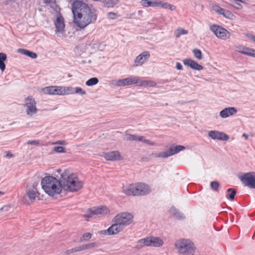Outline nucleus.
<instances>
[{
  "instance_id": "4be33fe9",
  "label": "nucleus",
  "mask_w": 255,
  "mask_h": 255,
  "mask_svg": "<svg viewBox=\"0 0 255 255\" xmlns=\"http://www.w3.org/2000/svg\"><path fill=\"white\" fill-rule=\"evenodd\" d=\"M103 156L107 160L114 161L122 159L121 155L118 151L104 153Z\"/></svg>"
},
{
  "instance_id": "20e7f679",
  "label": "nucleus",
  "mask_w": 255,
  "mask_h": 255,
  "mask_svg": "<svg viewBox=\"0 0 255 255\" xmlns=\"http://www.w3.org/2000/svg\"><path fill=\"white\" fill-rule=\"evenodd\" d=\"M175 248L179 253L183 255H193L195 250L194 244L187 239H180L177 241Z\"/></svg>"
},
{
  "instance_id": "8fccbe9b",
  "label": "nucleus",
  "mask_w": 255,
  "mask_h": 255,
  "mask_svg": "<svg viewBox=\"0 0 255 255\" xmlns=\"http://www.w3.org/2000/svg\"><path fill=\"white\" fill-rule=\"evenodd\" d=\"M55 0H44L45 3H50L55 2Z\"/></svg>"
},
{
  "instance_id": "f257e3e1",
  "label": "nucleus",
  "mask_w": 255,
  "mask_h": 255,
  "mask_svg": "<svg viewBox=\"0 0 255 255\" xmlns=\"http://www.w3.org/2000/svg\"><path fill=\"white\" fill-rule=\"evenodd\" d=\"M72 10L74 15L75 23L81 28L86 27L97 18L95 10L82 1H75L72 4Z\"/></svg>"
},
{
  "instance_id": "a19ab883",
  "label": "nucleus",
  "mask_w": 255,
  "mask_h": 255,
  "mask_svg": "<svg viewBox=\"0 0 255 255\" xmlns=\"http://www.w3.org/2000/svg\"><path fill=\"white\" fill-rule=\"evenodd\" d=\"M245 47V46H242V45L237 46L236 47V50L238 52H239V53L243 54V52L244 51Z\"/></svg>"
},
{
  "instance_id": "c03bdc74",
  "label": "nucleus",
  "mask_w": 255,
  "mask_h": 255,
  "mask_svg": "<svg viewBox=\"0 0 255 255\" xmlns=\"http://www.w3.org/2000/svg\"><path fill=\"white\" fill-rule=\"evenodd\" d=\"M54 144H60V145H66V142L65 140H58L54 143H53Z\"/></svg>"
},
{
  "instance_id": "6e6552de",
  "label": "nucleus",
  "mask_w": 255,
  "mask_h": 255,
  "mask_svg": "<svg viewBox=\"0 0 255 255\" xmlns=\"http://www.w3.org/2000/svg\"><path fill=\"white\" fill-rule=\"evenodd\" d=\"M163 244V241L158 237H148L139 240L137 242V247L142 248L144 246L159 247Z\"/></svg>"
},
{
  "instance_id": "5fc2aeb1",
  "label": "nucleus",
  "mask_w": 255,
  "mask_h": 255,
  "mask_svg": "<svg viewBox=\"0 0 255 255\" xmlns=\"http://www.w3.org/2000/svg\"><path fill=\"white\" fill-rule=\"evenodd\" d=\"M3 192L2 191H0V195H3Z\"/></svg>"
},
{
  "instance_id": "7c9ffc66",
  "label": "nucleus",
  "mask_w": 255,
  "mask_h": 255,
  "mask_svg": "<svg viewBox=\"0 0 255 255\" xmlns=\"http://www.w3.org/2000/svg\"><path fill=\"white\" fill-rule=\"evenodd\" d=\"M227 192L228 193L226 195L227 198L231 200H233L236 193L235 190L233 188H229L228 189Z\"/></svg>"
},
{
  "instance_id": "de8ad7c7",
  "label": "nucleus",
  "mask_w": 255,
  "mask_h": 255,
  "mask_svg": "<svg viewBox=\"0 0 255 255\" xmlns=\"http://www.w3.org/2000/svg\"><path fill=\"white\" fill-rule=\"evenodd\" d=\"M246 36L251 40H253V41L255 42V35H253L252 34H247Z\"/></svg>"
},
{
  "instance_id": "4c0bfd02",
  "label": "nucleus",
  "mask_w": 255,
  "mask_h": 255,
  "mask_svg": "<svg viewBox=\"0 0 255 255\" xmlns=\"http://www.w3.org/2000/svg\"><path fill=\"white\" fill-rule=\"evenodd\" d=\"M53 151L58 153H65L66 149L62 146H55L53 148Z\"/></svg>"
},
{
  "instance_id": "9d476101",
  "label": "nucleus",
  "mask_w": 255,
  "mask_h": 255,
  "mask_svg": "<svg viewBox=\"0 0 255 255\" xmlns=\"http://www.w3.org/2000/svg\"><path fill=\"white\" fill-rule=\"evenodd\" d=\"M24 107L26 108V114L32 116L37 112L36 103L32 96H28L24 99Z\"/></svg>"
},
{
  "instance_id": "c85d7f7f",
  "label": "nucleus",
  "mask_w": 255,
  "mask_h": 255,
  "mask_svg": "<svg viewBox=\"0 0 255 255\" xmlns=\"http://www.w3.org/2000/svg\"><path fill=\"white\" fill-rule=\"evenodd\" d=\"M6 55L5 53H0V69L3 72L5 68L4 61L6 60Z\"/></svg>"
},
{
  "instance_id": "cd10ccee",
  "label": "nucleus",
  "mask_w": 255,
  "mask_h": 255,
  "mask_svg": "<svg viewBox=\"0 0 255 255\" xmlns=\"http://www.w3.org/2000/svg\"><path fill=\"white\" fill-rule=\"evenodd\" d=\"M96 246L95 243H89L79 247L74 248L75 252H78L83 250L92 248Z\"/></svg>"
},
{
  "instance_id": "5701e85b",
  "label": "nucleus",
  "mask_w": 255,
  "mask_h": 255,
  "mask_svg": "<svg viewBox=\"0 0 255 255\" xmlns=\"http://www.w3.org/2000/svg\"><path fill=\"white\" fill-rule=\"evenodd\" d=\"M183 62L185 65L190 67L192 69L200 71L203 69V67L202 65L198 64L196 61L191 59H185Z\"/></svg>"
},
{
  "instance_id": "c756f323",
  "label": "nucleus",
  "mask_w": 255,
  "mask_h": 255,
  "mask_svg": "<svg viewBox=\"0 0 255 255\" xmlns=\"http://www.w3.org/2000/svg\"><path fill=\"white\" fill-rule=\"evenodd\" d=\"M243 54L255 57V49L245 46Z\"/></svg>"
},
{
  "instance_id": "2f4dec72",
  "label": "nucleus",
  "mask_w": 255,
  "mask_h": 255,
  "mask_svg": "<svg viewBox=\"0 0 255 255\" xmlns=\"http://www.w3.org/2000/svg\"><path fill=\"white\" fill-rule=\"evenodd\" d=\"M188 33V31L187 30L179 27L177 28L176 32H175V36L176 37H179L181 35L187 34Z\"/></svg>"
},
{
  "instance_id": "412c9836",
  "label": "nucleus",
  "mask_w": 255,
  "mask_h": 255,
  "mask_svg": "<svg viewBox=\"0 0 255 255\" xmlns=\"http://www.w3.org/2000/svg\"><path fill=\"white\" fill-rule=\"evenodd\" d=\"M56 33L63 34L65 31L64 19L61 15L58 16L54 22Z\"/></svg>"
},
{
  "instance_id": "393cba45",
  "label": "nucleus",
  "mask_w": 255,
  "mask_h": 255,
  "mask_svg": "<svg viewBox=\"0 0 255 255\" xmlns=\"http://www.w3.org/2000/svg\"><path fill=\"white\" fill-rule=\"evenodd\" d=\"M237 110L234 107L227 108L221 111L220 115L222 118H226L229 116L236 114Z\"/></svg>"
},
{
  "instance_id": "58836bf2",
  "label": "nucleus",
  "mask_w": 255,
  "mask_h": 255,
  "mask_svg": "<svg viewBox=\"0 0 255 255\" xmlns=\"http://www.w3.org/2000/svg\"><path fill=\"white\" fill-rule=\"evenodd\" d=\"M162 7L165 9H169L171 10H173L175 9V7L174 6L166 2L164 3Z\"/></svg>"
},
{
  "instance_id": "79ce46f5",
  "label": "nucleus",
  "mask_w": 255,
  "mask_h": 255,
  "mask_svg": "<svg viewBox=\"0 0 255 255\" xmlns=\"http://www.w3.org/2000/svg\"><path fill=\"white\" fill-rule=\"evenodd\" d=\"M117 16V15L116 13L111 12L108 13V17L110 19H115Z\"/></svg>"
},
{
  "instance_id": "37998d69",
  "label": "nucleus",
  "mask_w": 255,
  "mask_h": 255,
  "mask_svg": "<svg viewBox=\"0 0 255 255\" xmlns=\"http://www.w3.org/2000/svg\"><path fill=\"white\" fill-rule=\"evenodd\" d=\"M165 2L163 1H157L154 2V6H161L162 7V5Z\"/></svg>"
},
{
  "instance_id": "f03ea898",
  "label": "nucleus",
  "mask_w": 255,
  "mask_h": 255,
  "mask_svg": "<svg viewBox=\"0 0 255 255\" xmlns=\"http://www.w3.org/2000/svg\"><path fill=\"white\" fill-rule=\"evenodd\" d=\"M60 179L62 184L63 189L68 192H76L81 190L83 187V182L77 174L66 169L61 173Z\"/></svg>"
},
{
  "instance_id": "a18cd8bd",
  "label": "nucleus",
  "mask_w": 255,
  "mask_h": 255,
  "mask_svg": "<svg viewBox=\"0 0 255 255\" xmlns=\"http://www.w3.org/2000/svg\"><path fill=\"white\" fill-rule=\"evenodd\" d=\"M27 143L29 144H34V145H38L39 144V141L38 140H29L27 142Z\"/></svg>"
},
{
  "instance_id": "49530a36",
  "label": "nucleus",
  "mask_w": 255,
  "mask_h": 255,
  "mask_svg": "<svg viewBox=\"0 0 255 255\" xmlns=\"http://www.w3.org/2000/svg\"><path fill=\"white\" fill-rule=\"evenodd\" d=\"M74 253H75V252L74 251V248H72L71 249L68 250L66 251L65 252V255H70V254H73Z\"/></svg>"
},
{
  "instance_id": "e433bc0d",
  "label": "nucleus",
  "mask_w": 255,
  "mask_h": 255,
  "mask_svg": "<svg viewBox=\"0 0 255 255\" xmlns=\"http://www.w3.org/2000/svg\"><path fill=\"white\" fill-rule=\"evenodd\" d=\"M92 237V234L90 233H86L84 234L82 237L81 238V241H89Z\"/></svg>"
},
{
  "instance_id": "dca6fc26",
  "label": "nucleus",
  "mask_w": 255,
  "mask_h": 255,
  "mask_svg": "<svg viewBox=\"0 0 255 255\" xmlns=\"http://www.w3.org/2000/svg\"><path fill=\"white\" fill-rule=\"evenodd\" d=\"M124 230V228L121 226L118 223H115L108 229L103 230L101 233L104 235H114L118 234Z\"/></svg>"
},
{
  "instance_id": "0eeeda50",
  "label": "nucleus",
  "mask_w": 255,
  "mask_h": 255,
  "mask_svg": "<svg viewBox=\"0 0 255 255\" xmlns=\"http://www.w3.org/2000/svg\"><path fill=\"white\" fill-rule=\"evenodd\" d=\"M113 221L118 223L124 229L125 227L131 224L133 221V215L128 212L118 213L114 218Z\"/></svg>"
},
{
  "instance_id": "4468645a",
  "label": "nucleus",
  "mask_w": 255,
  "mask_h": 255,
  "mask_svg": "<svg viewBox=\"0 0 255 255\" xmlns=\"http://www.w3.org/2000/svg\"><path fill=\"white\" fill-rule=\"evenodd\" d=\"M212 8L215 12L223 15L226 18L229 19H233L235 16L229 10L221 8L219 5L217 4H213L212 5Z\"/></svg>"
},
{
  "instance_id": "ea45409f",
  "label": "nucleus",
  "mask_w": 255,
  "mask_h": 255,
  "mask_svg": "<svg viewBox=\"0 0 255 255\" xmlns=\"http://www.w3.org/2000/svg\"><path fill=\"white\" fill-rule=\"evenodd\" d=\"M75 93L77 94H80L81 95H85L86 94V91L83 90L80 87H76L75 89Z\"/></svg>"
},
{
  "instance_id": "09e8293b",
  "label": "nucleus",
  "mask_w": 255,
  "mask_h": 255,
  "mask_svg": "<svg viewBox=\"0 0 255 255\" xmlns=\"http://www.w3.org/2000/svg\"><path fill=\"white\" fill-rule=\"evenodd\" d=\"M176 68L179 70H182L183 69L182 65L179 62L176 63Z\"/></svg>"
},
{
  "instance_id": "b1692460",
  "label": "nucleus",
  "mask_w": 255,
  "mask_h": 255,
  "mask_svg": "<svg viewBox=\"0 0 255 255\" xmlns=\"http://www.w3.org/2000/svg\"><path fill=\"white\" fill-rule=\"evenodd\" d=\"M127 139L128 140H138L143 142L149 145H154V143L148 139H144L142 136H138L134 134H128Z\"/></svg>"
},
{
  "instance_id": "473e14b6",
  "label": "nucleus",
  "mask_w": 255,
  "mask_h": 255,
  "mask_svg": "<svg viewBox=\"0 0 255 255\" xmlns=\"http://www.w3.org/2000/svg\"><path fill=\"white\" fill-rule=\"evenodd\" d=\"M98 79L97 78H92L86 81V84L88 86H92L96 85L98 83Z\"/></svg>"
},
{
  "instance_id": "423d86ee",
  "label": "nucleus",
  "mask_w": 255,
  "mask_h": 255,
  "mask_svg": "<svg viewBox=\"0 0 255 255\" xmlns=\"http://www.w3.org/2000/svg\"><path fill=\"white\" fill-rule=\"evenodd\" d=\"M110 212V210L106 206L101 205L98 207H94L88 209L86 211L84 215V218H86V220L88 221L90 218L105 216L109 214Z\"/></svg>"
},
{
  "instance_id": "7ed1b4c3",
  "label": "nucleus",
  "mask_w": 255,
  "mask_h": 255,
  "mask_svg": "<svg viewBox=\"0 0 255 255\" xmlns=\"http://www.w3.org/2000/svg\"><path fill=\"white\" fill-rule=\"evenodd\" d=\"M41 184L44 192L51 197L59 195L63 189L61 180L52 176L44 177L41 180Z\"/></svg>"
},
{
  "instance_id": "f704fd0d",
  "label": "nucleus",
  "mask_w": 255,
  "mask_h": 255,
  "mask_svg": "<svg viewBox=\"0 0 255 255\" xmlns=\"http://www.w3.org/2000/svg\"><path fill=\"white\" fill-rule=\"evenodd\" d=\"M141 4L145 7L152 6L154 7V2H151L148 0H141Z\"/></svg>"
},
{
  "instance_id": "864d4df0",
  "label": "nucleus",
  "mask_w": 255,
  "mask_h": 255,
  "mask_svg": "<svg viewBox=\"0 0 255 255\" xmlns=\"http://www.w3.org/2000/svg\"><path fill=\"white\" fill-rule=\"evenodd\" d=\"M243 136L246 139H247L248 136L245 133L243 134Z\"/></svg>"
},
{
  "instance_id": "2eb2a0df",
  "label": "nucleus",
  "mask_w": 255,
  "mask_h": 255,
  "mask_svg": "<svg viewBox=\"0 0 255 255\" xmlns=\"http://www.w3.org/2000/svg\"><path fill=\"white\" fill-rule=\"evenodd\" d=\"M137 196H144L151 192L150 186L142 182H136Z\"/></svg>"
},
{
  "instance_id": "6ab92c4d",
  "label": "nucleus",
  "mask_w": 255,
  "mask_h": 255,
  "mask_svg": "<svg viewBox=\"0 0 255 255\" xmlns=\"http://www.w3.org/2000/svg\"><path fill=\"white\" fill-rule=\"evenodd\" d=\"M208 135L213 139L227 141L229 139V136L226 133L217 130H211L208 132Z\"/></svg>"
},
{
  "instance_id": "ddd939ff",
  "label": "nucleus",
  "mask_w": 255,
  "mask_h": 255,
  "mask_svg": "<svg viewBox=\"0 0 255 255\" xmlns=\"http://www.w3.org/2000/svg\"><path fill=\"white\" fill-rule=\"evenodd\" d=\"M184 149L185 147L182 145L171 146L167 151L159 153L157 157L163 158L167 157L168 156L176 154L180 151L184 150Z\"/></svg>"
},
{
  "instance_id": "a211bd4d",
  "label": "nucleus",
  "mask_w": 255,
  "mask_h": 255,
  "mask_svg": "<svg viewBox=\"0 0 255 255\" xmlns=\"http://www.w3.org/2000/svg\"><path fill=\"white\" fill-rule=\"evenodd\" d=\"M138 82V77L131 76L126 79L118 80L116 82V85L118 86H126L137 84Z\"/></svg>"
},
{
  "instance_id": "aec40b11",
  "label": "nucleus",
  "mask_w": 255,
  "mask_h": 255,
  "mask_svg": "<svg viewBox=\"0 0 255 255\" xmlns=\"http://www.w3.org/2000/svg\"><path fill=\"white\" fill-rule=\"evenodd\" d=\"M150 57V53L148 51H144L138 55L134 60V66H140L143 64Z\"/></svg>"
},
{
  "instance_id": "1a4fd4ad",
  "label": "nucleus",
  "mask_w": 255,
  "mask_h": 255,
  "mask_svg": "<svg viewBox=\"0 0 255 255\" xmlns=\"http://www.w3.org/2000/svg\"><path fill=\"white\" fill-rule=\"evenodd\" d=\"M36 185L33 184L31 187L27 189L26 194L23 196L21 201L26 205H29L33 203L39 195Z\"/></svg>"
},
{
  "instance_id": "f3484780",
  "label": "nucleus",
  "mask_w": 255,
  "mask_h": 255,
  "mask_svg": "<svg viewBox=\"0 0 255 255\" xmlns=\"http://www.w3.org/2000/svg\"><path fill=\"white\" fill-rule=\"evenodd\" d=\"M136 189V182L132 183L123 186L122 192L128 196H137Z\"/></svg>"
},
{
  "instance_id": "9b49d317",
  "label": "nucleus",
  "mask_w": 255,
  "mask_h": 255,
  "mask_svg": "<svg viewBox=\"0 0 255 255\" xmlns=\"http://www.w3.org/2000/svg\"><path fill=\"white\" fill-rule=\"evenodd\" d=\"M210 28L214 34L221 39L226 40L231 36L230 33L227 30L217 24L211 25Z\"/></svg>"
},
{
  "instance_id": "f8f14e48",
  "label": "nucleus",
  "mask_w": 255,
  "mask_h": 255,
  "mask_svg": "<svg viewBox=\"0 0 255 255\" xmlns=\"http://www.w3.org/2000/svg\"><path fill=\"white\" fill-rule=\"evenodd\" d=\"M241 180L247 186L251 188H255V173L249 172L243 175Z\"/></svg>"
},
{
  "instance_id": "bb28decb",
  "label": "nucleus",
  "mask_w": 255,
  "mask_h": 255,
  "mask_svg": "<svg viewBox=\"0 0 255 255\" xmlns=\"http://www.w3.org/2000/svg\"><path fill=\"white\" fill-rule=\"evenodd\" d=\"M17 52L22 54L26 55L33 59H35L37 57V55L36 53L30 51L27 49L19 48L17 49Z\"/></svg>"
},
{
  "instance_id": "72a5a7b5",
  "label": "nucleus",
  "mask_w": 255,
  "mask_h": 255,
  "mask_svg": "<svg viewBox=\"0 0 255 255\" xmlns=\"http://www.w3.org/2000/svg\"><path fill=\"white\" fill-rule=\"evenodd\" d=\"M194 56L198 59L201 60L202 58V53L200 50L194 49L193 50Z\"/></svg>"
},
{
  "instance_id": "603ef678",
  "label": "nucleus",
  "mask_w": 255,
  "mask_h": 255,
  "mask_svg": "<svg viewBox=\"0 0 255 255\" xmlns=\"http://www.w3.org/2000/svg\"><path fill=\"white\" fill-rule=\"evenodd\" d=\"M6 156L9 157V158H11L12 157H13V155L10 153H9V152H7L6 155Z\"/></svg>"
},
{
  "instance_id": "3c124183",
  "label": "nucleus",
  "mask_w": 255,
  "mask_h": 255,
  "mask_svg": "<svg viewBox=\"0 0 255 255\" xmlns=\"http://www.w3.org/2000/svg\"><path fill=\"white\" fill-rule=\"evenodd\" d=\"M236 5H237V6H236V7L237 9H241L243 7L242 5L241 4L239 3H237L236 4Z\"/></svg>"
},
{
  "instance_id": "a878e982",
  "label": "nucleus",
  "mask_w": 255,
  "mask_h": 255,
  "mask_svg": "<svg viewBox=\"0 0 255 255\" xmlns=\"http://www.w3.org/2000/svg\"><path fill=\"white\" fill-rule=\"evenodd\" d=\"M138 86L143 87H154L156 85V83L152 80H140L138 77Z\"/></svg>"
},
{
  "instance_id": "c9c22d12",
  "label": "nucleus",
  "mask_w": 255,
  "mask_h": 255,
  "mask_svg": "<svg viewBox=\"0 0 255 255\" xmlns=\"http://www.w3.org/2000/svg\"><path fill=\"white\" fill-rule=\"evenodd\" d=\"M210 186L213 190L217 191L220 187V184L217 181H212L210 183Z\"/></svg>"
},
{
  "instance_id": "39448f33",
  "label": "nucleus",
  "mask_w": 255,
  "mask_h": 255,
  "mask_svg": "<svg viewBox=\"0 0 255 255\" xmlns=\"http://www.w3.org/2000/svg\"><path fill=\"white\" fill-rule=\"evenodd\" d=\"M44 94L52 95H66L73 93L72 88L65 86H51L42 89Z\"/></svg>"
}]
</instances>
